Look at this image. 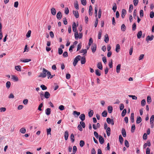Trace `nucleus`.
<instances>
[{
  "mask_svg": "<svg viewBox=\"0 0 154 154\" xmlns=\"http://www.w3.org/2000/svg\"><path fill=\"white\" fill-rule=\"evenodd\" d=\"M48 70H47L45 68H43L42 72L40 73L38 77L43 78L45 77L46 76V74Z\"/></svg>",
  "mask_w": 154,
  "mask_h": 154,
  "instance_id": "1",
  "label": "nucleus"
},
{
  "mask_svg": "<svg viewBox=\"0 0 154 154\" xmlns=\"http://www.w3.org/2000/svg\"><path fill=\"white\" fill-rule=\"evenodd\" d=\"M81 57V56L80 55H78L75 58L73 62L74 66H76L78 61L80 60Z\"/></svg>",
  "mask_w": 154,
  "mask_h": 154,
  "instance_id": "2",
  "label": "nucleus"
},
{
  "mask_svg": "<svg viewBox=\"0 0 154 154\" xmlns=\"http://www.w3.org/2000/svg\"><path fill=\"white\" fill-rule=\"evenodd\" d=\"M106 121L108 124H111L112 125L114 124V122L113 119H111L110 118H108L106 119Z\"/></svg>",
  "mask_w": 154,
  "mask_h": 154,
  "instance_id": "3",
  "label": "nucleus"
},
{
  "mask_svg": "<svg viewBox=\"0 0 154 154\" xmlns=\"http://www.w3.org/2000/svg\"><path fill=\"white\" fill-rule=\"evenodd\" d=\"M77 26L75 22H73L72 25V29L74 32H77L76 29Z\"/></svg>",
  "mask_w": 154,
  "mask_h": 154,
  "instance_id": "4",
  "label": "nucleus"
},
{
  "mask_svg": "<svg viewBox=\"0 0 154 154\" xmlns=\"http://www.w3.org/2000/svg\"><path fill=\"white\" fill-rule=\"evenodd\" d=\"M62 14L61 13L60 11H59L58 12L57 14V19L59 20H60L61 19L62 17Z\"/></svg>",
  "mask_w": 154,
  "mask_h": 154,
  "instance_id": "5",
  "label": "nucleus"
},
{
  "mask_svg": "<svg viewBox=\"0 0 154 154\" xmlns=\"http://www.w3.org/2000/svg\"><path fill=\"white\" fill-rule=\"evenodd\" d=\"M99 141L101 144H103L104 142V140L102 136L100 135L99 137Z\"/></svg>",
  "mask_w": 154,
  "mask_h": 154,
  "instance_id": "6",
  "label": "nucleus"
},
{
  "mask_svg": "<svg viewBox=\"0 0 154 154\" xmlns=\"http://www.w3.org/2000/svg\"><path fill=\"white\" fill-rule=\"evenodd\" d=\"M154 36L152 35H151V37H150V36L148 35L147 36L146 38V41L148 42L149 41H151L154 38Z\"/></svg>",
  "mask_w": 154,
  "mask_h": 154,
  "instance_id": "7",
  "label": "nucleus"
},
{
  "mask_svg": "<svg viewBox=\"0 0 154 154\" xmlns=\"http://www.w3.org/2000/svg\"><path fill=\"white\" fill-rule=\"evenodd\" d=\"M96 48H97V45L96 44L93 45L91 47V49L92 50V52L93 53H94L96 50Z\"/></svg>",
  "mask_w": 154,
  "mask_h": 154,
  "instance_id": "8",
  "label": "nucleus"
},
{
  "mask_svg": "<svg viewBox=\"0 0 154 154\" xmlns=\"http://www.w3.org/2000/svg\"><path fill=\"white\" fill-rule=\"evenodd\" d=\"M126 14V10L123 9H122V14L121 16L122 18H124V17L125 16Z\"/></svg>",
  "mask_w": 154,
  "mask_h": 154,
  "instance_id": "9",
  "label": "nucleus"
},
{
  "mask_svg": "<svg viewBox=\"0 0 154 154\" xmlns=\"http://www.w3.org/2000/svg\"><path fill=\"white\" fill-rule=\"evenodd\" d=\"M44 96L46 98L48 99L50 97V94L48 92L46 91L45 92Z\"/></svg>",
  "mask_w": 154,
  "mask_h": 154,
  "instance_id": "10",
  "label": "nucleus"
},
{
  "mask_svg": "<svg viewBox=\"0 0 154 154\" xmlns=\"http://www.w3.org/2000/svg\"><path fill=\"white\" fill-rule=\"evenodd\" d=\"M69 136V132L67 131H66L65 132L64 137L65 138V140H67L68 139V137Z\"/></svg>",
  "mask_w": 154,
  "mask_h": 154,
  "instance_id": "11",
  "label": "nucleus"
},
{
  "mask_svg": "<svg viewBox=\"0 0 154 154\" xmlns=\"http://www.w3.org/2000/svg\"><path fill=\"white\" fill-rule=\"evenodd\" d=\"M79 118L82 121H83L85 119V115L84 114H81L79 117Z\"/></svg>",
  "mask_w": 154,
  "mask_h": 154,
  "instance_id": "12",
  "label": "nucleus"
},
{
  "mask_svg": "<svg viewBox=\"0 0 154 154\" xmlns=\"http://www.w3.org/2000/svg\"><path fill=\"white\" fill-rule=\"evenodd\" d=\"M109 41V38L108 35L106 34L104 36V41L106 43L108 42Z\"/></svg>",
  "mask_w": 154,
  "mask_h": 154,
  "instance_id": "13",
  "label": "nucleus"
},
{
  "mask_svg": "<svg viewBox=\"0 0 154 154\" xmlns=\"http://www.w3.org/2000/svg\"><path fill=\"white\" fill-rule=\"evenodd\" d=\"M122 134L124 137H125L126 136V132L124 128H122Z\"/></svg>",
  "mask_w": 154,
  "mask_h": 154,
  "instance_id": "14",
  "label": "nucleus"
},
{
  "mask_svg": "<svg viewBox=\"0 0 154 154\" xmlns=\"http://www.w3.org/2000/svg\"><path fill=\"white\" fill-rule=\"evenodd\" d=\"M51 13L53 15H55L56 14V11L55 9L52 8L51 9Z\"/></svg>",
  "mask_w": 154,
  "mask_h": 154,
  "instance_id": "15",
  "label": "nucleus"
},
{
  "mask_svg": "<svg viewBox=\"0 0 154 154\" xmlns=\"http://www.w3.org/2000/svg\"><path fill=\"white\" fill-rule=\"evenodd\" d=\"M73 13L74 16L76 18H78L79 17V13L78 11H73Z\"/></svg>",
  "mask_w": 154,
  "mask_h": 154,
  "instance_id": "16",
  "label": "nucleus"
},
{
  "mask_svg": "<svg viewBox=\"0 0 154 154\" xmlns=\"http://www.w3.org/2000/svg\"><path fill=\"white\" fill-rule=\"evenodd\" d=\"M12 79L15 81H18L19 79L18 78L17 76L14 75H11Z\"/></svg>",
  "mask_w": 154,
  "mask_h": 154,
  "instance_id": "17",
  "label": "nucleus"
},
{
  "mask_svg": "<svg viewBox=\"0 0 154 154\" xmlns=\"http://www.w3.org/2000/svg\"><path fill=\"white\" fill-rule=\"evenodd\" d=\"M142 121V119L141 117L139 116H137L136 120V123L137 124H139Z\"/></svg>",
  "mask_w": 154,
  "mask_h": 154,
  "instance_id": "18",
  "label": "nucleus"
},
{
  "mask_svg": "<svg viewBox=\"0 0 154 154\" xmlns=\"http://www.w3.org/2000/svg\"><path fill=\"white\" fill-rule=\"evenodd\" d=\"M97 68L100 70H102L103 69V67L101 63L100 62H99L97 65Z\"/></svg>",
  "mask_w": 154,
  "mask_h": 154,
  "instance_id": "19",
  "label": "nucleus"
},
{
  "mask_svg": "<svg viewBox=\"0 0 154 154\" xmlns=\"http://www.w3.org/2000/svg\"><path fill=\"white\" fill-rule=\"evenodd\" d=\"M51 112V109L50 108H48L45 110V113L47 115H49Z\"/></svg>",
  "mask_w": 154,
  "mask_h": 154,
  "instance_id": "20",
  "label": "nucleus"
},
{
  "mask_svg": "<svg viewBox=\"0 0 154 154\" xmlns=\"http://www.w3.org/2000/svg\"><path fill=\"white\" fill-rule=\"evenodd\" d=\"M130 119L132 123H133L134 122V113H131L130 117Z\"/></svg>",
  "mask_w": 154,
  "mask_h": 154,
  "instance_id": "21",
  "label": "nucleus"
},
{
  "mask_svg": "<svg viewBox=\"0 0 154 154\" xmlns=\"http://www.w3.org/2000/svg\"><path fill=\"white\" fill-rule=\"evenodd\" d=\"M121 66L120 64H119L116 66V69L117 73H119L120 72Z\"/></svg>",
  "mask_w": 154,
  "mask_h": 154,
  "instance_id": "22",
  "label": "nucleus"
},
{
  "mask_svg": "<svg viewBox=\"0 0 154 154\" xmlns=\"http://www.w3.org/2000/svg\"><path fill=\"white\" fill-rule=\"evenodd\" d=\"M15 69L18 71H21V67L20 66H17L15 67Z\"/></svg>",
  "mask_w": 154,
  "mask_h": 154,
  "instance_id": "23",
  "label": "nucleus"
},
{
  "mask_svg": "<svg viewBox=\"0 0 154 154\" xmlns=\"http://www.w3.org/2000/svg\"><path fill=\"white\" fill-rule=\"evenodd\" d=\"M108 111L109 113H111L112 112L113 110L112 107L111 106H109L108 107Z\"/></svg>",
  "mask_w": 154,
  "mask_h": 154,
  "instance_id": "24",
  "label": "nucleus"
},
{
  "mask_svg": "<svg viewBox=\"0 0 154 154\" xmlns=\"http://www.w3.org/2000/svg\"><path fill=\"white\" fill-rule=\"evenodd\" d=\"M106 129V133L108 136H109L110 134V128L109 127H108Z\"/></svg>",
  "mask_w": 154,
  "mask_h": 154,
  "instance_id": "25",
  "label": "nucleus"
},
{
  "mask_svg": "<svg viewBox=\"0 0 154 154\" xmlns=\"http://www.w3.org/2000/svg\"><path fill=\"white\" fill-rule=\"evenodd\" d=\"M86 62L85 58L84 57H82L81 58V63L82 64H84Z\"/></svg>",
  "mask_w": 154,
  "mask_h": 154,
  "instance_id": "26",
  "label": "nucleus"
},
{
  "mask_svg": "<svg viewBox=\"0 0 154 154\" xmlns=\"http://www.w3.org/2000/svg\"><path fill=\"white\" fill-rule=\"evenodd\" d=\"M142 32L141 31H139L137 34V36L138 38H140L142 36Z\"/></svg>",
  "mask_w": 154,
  "mask_h": 154,
  "instance_id": "27",
  "label": "nucleus"
},
{
  "mask_svg": "<svg viewBox=\"0 0 154 154\" xmlns=\"http://www.w3.org/2000/svg\"><path fill=\"white\" fill-rule=\"evenodd\" d=\"M120 49V46L119 44H117L116 45V51L117 52H118L119 51Z\"/></svg>",
  "mask_w": 154,
  "mask_h": 154,
  "instance_id": "28",
  "label": "nucleus"
},
{
  "mask_svg": "<svg viewBox=\"0 0 154 154\" xmlns=\"http://www.w3.org/2000/svg\"><path fill=\"white\" fill-rule=\"evenodd\" d=\"M119 139L120 143L122 144L123 142L124 139L121 135L119 136Z\"/></svg>",
  "mask_w": 154,
  "mask_h": 154,
  "instance_id": "29",
  "label": "nucleus"
},
{
  "mask_svg": "<svg viewBox=\"0 0 154 154\" xmlns=\"http://www.w3.org/2000/svg\"><path fill=\"white\" fill-rule=\"evenodd\" d=\"M95 12L94 14H95V17H97V11H98V7L96 5L95 7Z\"/></svg>",
  "mask_w": 154,
  "mask_h": 154,
  "instance_id": "30",
  "label": "nucleus"
},
{
  "mask_svg": "<svg viewBox=\"0 0 154 154\" xmlns=\"http://www.w3.org/2000/svg\"><path fill=\"white\" fill-rule=\"evenodd\" d=\"M150 124H153V122L154 121V115H152L150 118Z\"/></svg>",
  "mask_w": 154,
  "mask_h": 154,
  "instance_id": "31",
  "label": "nucleus"
},
{
  "mask_svg": "<svg viewBox=\"0 0 154 154\" xmlns=\"http://www.w3.org/2000/svg\"><path fill=\"white\" fill-rule=\"evenodd\" d=\"M20 131L23 134H24L26 132V129L25 128H21L20 130Z\"/></svg>",
  "mask_w": 154,
  "mask_h": 154,
  "instance_id": "32",
  "label": "nucleus"
},
{
  "mask_svg": "<svg viewBox=\"0 0 154 154\" xmlns=\"http://www.w3.org/2000/svg\"><path fill=\"white\" fill-rule=\"evenodd\" d=\"M147 102L148 104H150L152 100L150 96H148L147 97Z\"/></svg>",
  "mask_w": 154,
  "mask_h": 154,
  "instance_id": "33",
  "label": "nucleus"
},
{
  "mask_svg": "<svg viewBox=\"0 0 154 154\" xmlns=\"http://www.w3.org/2000/svg\"><path fill=\"white\" fill-rule=\"evenodd\" d=\"M113 4L114 5L112 7V9L113 10L114 12H115L117 9V7L116 4L115 3H114Z\"/></svg>",
  "mask_w": 154,
  "mask_h": 154,
  "instance_id": "34",
  "label": "nucleus"
},
{
  "mask_svg": "<svg viewBox=\"0 0 154 154\" xmlns=\"http://www.w3.org/2000/svg\"><path fill=\"white\" fill-rule=\"evenodd\" d=\"M94 114L93 111V110H91L90 112H88V116L89 117H91Z\"/></svg>",
  "mask_w": 154,
  "mask_h": 154,
  "instance_id": "35",
  "label": "nucleus"
},
{
  "mask_svg": "<svg viewBox=\"0 0 154 154\" xmlns=\"http://www.w3.org/2000/svg\"><path fill=\"white\" fill-rule=\"evenodd\" d=\"M102 11L101 8L99 9L98 13V18H100L101 17Z\"/></svg>",
  "mask_w": 154,
  "mask_h": 154,
  "instance_id": "36",
  "label": "nucleus"
},
{
  "mask_svg": "<svg viewBox=\"0 0 154 154\" xmlns=\"http://www.w3.org/2000/svg\"><path fill=\"white\" fill-rule=\"evenodd\" d=\"M107 112L105 110L102 113V115L103 117H106L107 116Z\"/></svg>",
  "mask_w": 154,
  "mask_h": 154,
  "instance_id": "37",
  "label": "nucleus"
},
{
  "mask_svg": "<svg viewBox=\"0 0 154 154\" xmlns=\"http://www.w3.org/2000/svg\"><path fill=\"white\" fill-rule=\"evenodd\" d=\"M121 30L123 31H125L126 29V26L124 24H122L121 26Z\"/></svg>",
  "mask_w": 154,
  "mask_h": 154,
  "instance_id": "38",
  "label": "nucleus"
},
{
  "mask_svg": "<svg viewBox=\"0 0 154 154\" xmlns=\"http://www.w3.org/2000/svg\"><path fill=\"white\" fill-rule=\"evenodd\" d=\"M70 139L72 140V142L73 143L75 141L74 136L73 134H72L70 136Z\"/></svg>",
  "mask_w": 154,
  "mask_h": 154,
  "instance_id": "39",
  "label": "nucleus"
},
{
  "mask_svg": "<svg viewBox=\"0 0 154 154\" xmlns=\"http://www.w3.org/2000/svg\"><path fill=\"white\" fill-rule=\"evenodd\" d=\"M11 82L9 81H8L6 83V87L8 89H9L11 86Z\"/></svg>",
  "mask_w": 154,
  "mask_h": 154,
  "instance_id": "40",
  "label": "nucleus"
},
{
  "mask_svg": "<svg viewBox=\"0 0 154 154\" xmlns=\"http://www.w3.org/2000/svg\"><path fill=\"white\" fill-rule=\"evenodd\" d=\"M80 114V113L79 112H78L76 111H74L73 112V114L74 115L76 114L77 115L76 117H78Z\"/></svg>",
  "mask_w": 154,
  "mask_h": 154,
  "instance_id": "41",
  "label": "nucleus"
},
{
  "mask_svg": "<svg viewBox=\"0 0 154 154\" xmlns=\"http://www.w3.org/2000/svg\"><path fill=\"white\" fill-rule=\"evenodd\" d=\"M127 110L126 109H124L122 111V116H124L126 114Z\"/></svg>",
  "mask_w": 154,
  "mask_h": 154,
  "instance_id": "42",
  "label": "nucleus"
},
{
  "mask_svg": "<svg viewBox=\"0 0 154 154\" xmlns=\"http://www.w3.org/2000/svg\"><path fill=\"white\" fill-rule=\"evenodd\" d=\"M133 6L132 5H130L129 6V12L130 13L131 12L132 10L133 9Z\"/></svg>",
  "mask_w": 154,
  "mask_h": 154,
  "instance_id": "43",
  "label": "nucleus"
},
{
  "mask_svg": "<svg viewBox=\"0 0 154 154\" xmlns=\"http://www.w3.org/2000/svg\"><path fill=\"white\" fill-rule=\"evenodd\" d=\"M80 146L81 147H83L85 144V142L83 140H81L80 141Z\"/></svg>",
  "mask_w": 154,
  "mask_h": 154,
  "instance_id": "44",
  "label": "nucleus"
},
{
  "mask_svg": "<svg viewBox=\"0 0 154 154\" xmlns=\"http://www.w3.org/2000/svg\"><path fill=\"white\" fill-rule=\"evenodd\" d=\"M74 6L76 9L78 10L79 9V6L77 1L75 2Z\"/></svg>",
  "mask_w": 154,
  "mask_h": 154,
  "instance_id": "45",
  "label": "nucleus"
},
{
  "mask_svg": "<svg viewBox=\"0 0 154 154\" xmlns=\"http://www.w3.org/2000/svg\"><path fill=\"white\" fill-rule=\"evenodd\" d=\"M51 128H49L48 129H47V134L48 135L49 134L51 135Z\"/></svg>",
  "mask_w": 154,
  "mask_h": 154,
  "instance_id": "46",
  "label": "nucleus"
},
{
  "mask_svg": "<svg viewBox=\"0 0 154 154\" xmlns=\"http://www.w3.org/2000/svg\"><path fill=\"white\" fill-rule=\"evenodd\" d=\"M31 31L30 30H29L28 32L27 33H26V37L27 38H29V37H30V35H31Z\"/></svg>",
  "mask_w": 154,
  "mask_h": 154,
  "instance_id": "47",
  "label": "nucleus"
},
{
  "mask_svg": "<svg viewBox=\"0 0 154 154\" xmlns=\"http://www.w3.org/2000/svg\"><path fill=\"white\" fill-rule=\"evenodd\" d=\"M135 129V125L134 124H133L131 126V131L132 132H133L134 131Z\"/></svg>",
  "mask_w": 154,
  "mask_h": 154,
  "instance_id": "48",
  "label": "nucleus"
},
{
  "mask_svg": "<svg viewBox=\"0 0 154 154\" xmlns=\"http://www.w3.org/2000/svg\"><path fill=\"white\" fill-rule=\"evenodd\" d=\"M20 61H21L23 62L24 63H27L31 61V59H26L25 60H20Z\"/></svg>",
  "mask_w": 154,
  "mask_h": 154,
  "instance_id": "49",
  "label": "nucleus"
},
{
  "mask_svg": "<svg viewBox=\"0 0 154 154\" xmlns=\"http://www.w3.org/2000/svg\"><path fill=\"white\" fill-rule=\"evenodd\" d=\"M128 97H132L133 100H137V97L135 95H128Z\"/></svg>",
  "mask_w": 154,
  "mask_h": 154,
  "instance_id": "50",
  "label": "nucleus"
},
{
  "mask_svg": "<svg viewBox=\"0 0 154 154\" xmlns=\"http://www.w3.org/2000/svg\"><path fill=\"white\" fill-rule=\"evenodd\" d=\"M146 100L145 99H143L141 102V105L142 106H143L145 105Z\"/></svg>",
  "mask_w": 154,
  "mask_h": 154,
  "instance_id": "51",
  "label": "nucleus"
},
{
  "mask_svg": "<svg viewBox=\"0 0 154 154\" xmlns=\"http://www.w3.org/2000/svg\"><path fill=\"white\" fill-rule=\"evenodd\" d=\"M100 71L98 69H97L95 70V73L97 75L100 76L101 73L100 72Z\"/></svg>",
  "mask_w": 154,
  "mask_h": 154,
  "instance_id": "52",
  "label": "nucleus"
},
{
  "mask_svg": "<svg viewBox=\"0 0 154 154\" xmlns=\"http://www.w3.org/2000/svg\"><path fill=\"white\" fill-rule=\"evenodd\" d=\"M80 125L82 126V127L84 128L85 127V122L83 121H81L80 122Z\"/></svg>",
  "mask_w": 154,
  "mask_h": 154,
  "instance_id": "53",
  "label": "nucleus"
},
{
  "mask_svg": "<svg viewBox=\"0 0 154 154\" xmlns=\"http://www.w3.org/2000/svg\"><path fill=\"white\" fill-rule=\"evenodd\" d=\"M58 54L60 55H61L62 54V53L63 52V50H62L61 48H58Z\"/></svg>",
  "mask_w": 154,
  "mask_h": 154,
  "instance_id": "54",
  "label": "nucleus"
},
{
  "mask_svg": "<svg viewBox=\"0 0 154 154\" xmlns=\"http://www.w3.org/2000/svg\"><path fill=\"white\" fill-rule=\"evenodd\" d=\"M43 106V103H41L38 106V110L39 111H41L42 110V109H41V108Z\"/></svg>",
  "mask_w": 154,
  "mask_h": 154,
  "instance_id": "55",
  "label": "nucleus"
},
{
  "mask_svg": "<svg viewBox=\"0 0 154 154\" xmlns=\"http://www.w3.org/2000/svg\"><path fill=\"white\" fill-rule=\"evenodd\" d=\"M125 144L127 147H128L129 146L128 142L127 140H125Z\"/></svg>",
  "mask_w": 154,
  "mask_h": 154,
  "instance_id": "56",
  "label": "nucleus"
},
{
  "mask_svg": "<svg viewBox=\"0 0 154 154\" xmlns=\"http://www.w3.org/2000/svg\"><path fill=\"white\" fill-rule=\"evenodd\" d=\"M74 35H75V38L76 39H78V38L79 37V34H78V31L75 32Z\"/></svg>",
  "mask_w": 154,
  "mask_h": 154,
  "instance_id": "57",
  "label": "nucleus"
},
{
  "mask_svg": "<svg viewBox=\"0 0 154 154\" xmlns=\"http://www.w3.org/2000/svg\"><path fill=\"white\" fill-rule=\"evenodd\" d=\"M109 66L110 68H112V60H110V61L109 62Z\"/></svg>",
  "mask_w": 154,
  "mask_h": 154,
  "instance_id": "58",
  "label": "nucleus"
},
{
  "mask_svg": "<svg viewBox=\"0 0 154 154\" xmlns=\"http://www.w3.org/2000/svg\"><path fill=\"white\" fill-rule=\"evenodd\" d=\"M93 42L92 38H90L89 39V41L88 43V45H89V46H90L91 45L92 43Z\"/></svg>",
  "mask_w": 154,
  "mask_h": 154,
  "instance_id": "59",
  "label": "nucleus"
},
{
  "mask_svg": "<svg viewBox=\"0 0 154 154\" xmlns=\"http://www.w3.org/2000/svg\"><path fill=\"white\" fill-rule=\"evenodd\" d=\"M59 109L60 110H63L65 109V108L63 105H61L59 106Z\"/></svg>",
  "mask_w": 154,
  "mask_h": 154,
  "instance_id": "60",
  "label": "nucleus"
},
{
  "mask_svg": "<svg viewBox=\"0 0 154 154\" xmlns=\"http://www.w3.org/2000/svg\"><path fill=\"white\" fill-rule=\"evenodd\" d=\"M40 87L42 88V89L43 90H45L47 89V87L43 85H41Z\"/></svg>",
  "mask_w": 154,
  "mask_h": 154,
  "instance_id": "61",
  "label": "nucleus"
},
{
  "mask_svg": "<svg viewBox=\"0 0 154 154\" xmlns=\"http://www.w3.org/2000/svg\"><path fill=\"white\" fill-rule=\"evenodd\" d=\"M82 4L83 5H85L86 4V0H81Z\"/></svg>",
  "mask_w": 154,
  "mask_h": 154,
  "instance_id": "62",
  "label": "nucleus"
},
{
  "mask_svg": "<svg viewBox=\"0 0 154 154\" xmlns=\"http://www.w3.org/2000/svg\"><path fill=\"white\" fill-rule=\"evenodd\" d=\"M133 3L134 5L135 6H136L138 4V0H134Z\"/></svg>",
  "mask_w": 154,
  "mask_h": 154,
  "instance_id": "63",
  "label": "nucleus"
},
{
  "mask_svg": "<svg viewBox=\"0 0 154 154\" xmlns=\"http://www.w3.org/2000/svg\"><path fill=\"white\" fill-rule=\"evenodd\" d=\"M150 149L149 148L147 147L146 149V154H150Z\"/></svg>",
  "mask_w": 154,
  "mask_h": 154,
  "instance_id": "64",
  "label": "nucleus"
}]
</instances>
